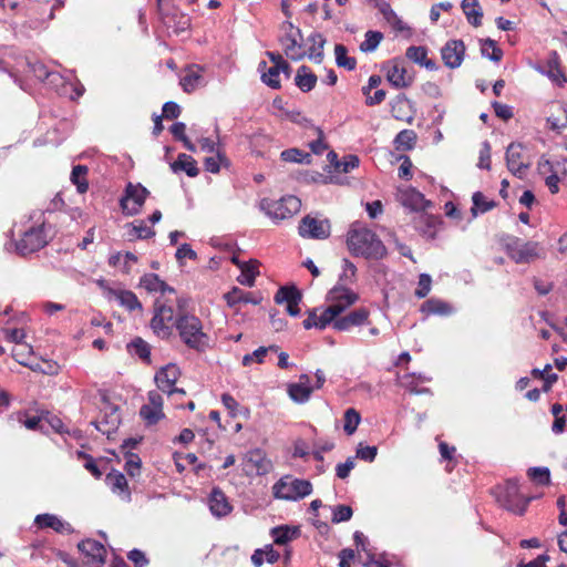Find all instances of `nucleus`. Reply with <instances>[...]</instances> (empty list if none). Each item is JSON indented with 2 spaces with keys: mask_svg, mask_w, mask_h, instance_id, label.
Instances as JSON below:
<instances>
[{
  "mask_svg": "<svg viewBox=\"0 0 567 567\" xmlns=\"http://www.w3.org/2000/svg\"><path fill=\"white\" fill-rule=\"evenodd\" d=\"M150 195L147 188L141 184L128 183L125 194L120 200L121 208L125 215L134 216L141 212L146 197Z\"/></svg>",
  "mask_w": 567,
  "mask_h": 567,
  "instance_id": "0eeeda50",
  "label": "nucleus"
},
{
  "mask_svg": "<svg viewBox=\"0 0 567 567\" xmlns=\"http://www.w3.org/2000/svg\"><path fill=\"white\" fill-rule=\"evenodd\" d=\"M207 506L215 517H224L233 511V506L228 503V498H206Z\"/></svg>",
  "mask_w": 567,
  "mask_h": 567,
  "instance_id": "58836bf2",
  "label": "nucleus"
},
{
  "mask_svg": "<svg viewBox=\"0 0 567 567\" xmlns=\"http://www.w3.org/2000/svg\"><path fill=\"white\" fill-rule=\"evenodd\" d=\"M347 245L355 257L379 260L386 256V248L378 235L367 227L353 226L348 231Z\"/></svg>",
  "mask_w": 567,
  "mask_h": 567,
  "instance_id": "f257e3e1",
  "label": "nucleus"
},
{
  "mask_svg": "<svg viewBox=\"0 0 567 567\" xmlns=\"http://www.w3.org/2000/svg\"><path fill=\"white\" fill-rule=\"evenodd\" d=\"M530 498H496L499 507L516 514L523 515L528 506Z\"/></svg>",
  "mask_w": 567,
  "mask_h": 567,
  "instance_id": "c9c22d12",
  "label": "nucleus"
},
{
  "mask_svg": "<svg viewBox=\"0 0 567 567\" xmlns=\"http://www.w3.org/2000/svg\"><path fill=\"white\" fill-rule=\"evenodd\" d=\"M4 333H6V338L10 342H14L19 347H24L28 349L29 352H32V347L23 342V340L25 338V332L22 329H18V328L6 329Z\"/></svg>",
  "mask_w": 567,
  "mask_h": 567,
  "instance_id": "052dcab7",
  "label": "nucleus"
},
{
  "mask_svg": "<svg viewBox=\"0 0 567 567\" xmlns=\"http://www.w3.org/2000/svg\"><path fill=\"white\" fill-rule=\"evenodd\" d=\"M171 168L174 173L183 171L189 177H196L199 174L196 161L184 153L177 156L176 161L171 164Z\"/></svg>",
  "mask_w": 567,
  "mask_h": 567,
  "instance_id": "b1692460",
  "label": "nucleus"
},
{
  "mask_svg": "<svg viewBox=\"0 0 567 567\" xmlns=\"http://www.w3.org/2000/svg\"><path fill=\"white\" fill-rule=\"evenodd\" d=\"M547 75L558 84L561 82H566V78L560 71L558 66V55L556 52L553 53V56L547 61Z\"/></svg>",
  "mask_w": 567,
  "mask_h": 567,
  "instance_id": "5fc2aeb1",
  "label": "nucleus"
},
{
  "mask_svg": "<svg viewBox=\"0 0 567 567\" xmlns=\"http://www.w3.org/2000/svg\"><path fill=\"white\" fill-rule=\"evenodd\" d=\"M343 421L344 432L348 435H352L357 431L358 425L360 424L361 415L355 409L349 408L344 412Z\"/></svg>",
  "mask_w": 567,
  "mask_h": 567,
  "instance_id": "a18cd8bd",
  "label": "nucleus"
},
{
  "mask_svg": "<svg viewBox=\"0 0 567 567\" xmlns=\"http://www.w3.org/2000/svg\"><path fill=\"white\" fill-rule=\"evenodd\" d=\"M336 63L339 68H344L349 71L355 69L357 61L352 56H348V50L343 44H336L334 47Z\"/></svg>",
  "mask_w": 567,
  "mask_h": 567,
  "instance_id": "ea45409f",
  "label": "nucleus"
},
{
  "mask_svg": "<svg viewBox=\"0 0 567 567\" xmlns=\"http://www.w3.org/2000/svg\"><path fill=\"white\" fill-rule=\"evenodd\" d=\"M482 55L488 58L494 62H499L503 56V51L497 47L496 42L492 39H486L483 41Z\"/></svg>",
  "mask_w": 567,
  "mask_h": 567,
  "instance_id": "09e8293b",
  "label": "nucleus"
},
{
  "mask_svg": "<svg viewBox=\"0 0 567 567\" xmlns=\"http://www.w3.org/2000/svg\"><path fill=\"white\" fill-rule=\"evenodd\" d=\"M517 494L518 481L516 478H509L505 482L504 486H497L494 496H517Z\"/></svg>",
  "mask_w": 567,
  "mask_h": 567,
  "instance_id": "680f3d73",
  "label": "nucleus"
},
{
  "mask_svg": "<svg viewBox=\"0 0 567 567\" xmlns=\"http://www.w3.org/2000/svg\"><path fill=\"white\" fill-rule=\"evenodd\" d=\"M399 200L404 207L415 212L423 210L431 205L421 192L412 187L399 189Z\"/></svg>",
  "mask_w": 567,
  "mask_h": 567,
  "instance_id": "6ab92c4d",
  "label": "nucleus"
},
{
  "mask_svg": "<svg viewBox=\"0 0 567 567\" xmlns=\"http://www.w3.org/2000/svg\"><path fill=\"white\" fill-rule=\"evenodd\" d=\"M431 284H432V279H431L430 275H427V274L420 275L419 286L415 289L414 295L417 298L426 297L431 290Z\"/></svg>",
  "mask_w": 567,
  "mask_h": 567,
  "instance_id": "338daca9",
  "label": "nucleus"
},
{
  "mask_svg": "<svg viewBox=\"0 0 567 567\" xmlns=\"http://www.w3.org/2000/svg\"><path fill=\"white\" fill-rule=\"evenodd\" d=\"M272 493V496H309L312 485L307 480L285 475L274 485Z\"/></svg>",
  "mask_w": 567,
  "mask_h": 567,
  "instance_id": "423d86ee",
  "label": "nucleus"
},
{
  "mask_svg": "<svg viewBox=\"0 0 567 567\" xmlns=\"http://www.w3.org/2000/svg\"><path fill=\"white\" fill-rule=\"evenodd\" d=\"M330 223L327 219H318L306 216L299 225V235L303 238L327 239L330 236Z\"/></svg>",
  "mask_w": 567,
  "mask_h": 567,
  "instance_id": "1a4fd4ad",
  "label": "nucleus"
},
{
  "mask_svg": "<svg viewBox=\"0 0 567 567\" xmlns=\"http://www.w3.org/2000/svg\"><path fill=\"white\" fill-rule=\"evenodd\" d=\"M140 414L148 424H156L164 417L163 410L157 411L145 405L141 408Z\"/></svg>",
  "mask_w": 567,
  "mask_h": 567,
  "instance_id": "0e129e2a",
  "label": "nucleus"
},
{
  "mask_svg": "<svg viewBox=\"0 0 567 567\" xmlns=\"http://www.w3.org/2000/svg\"><path fill=\"white\" fill-rule=\"evenodd\" d=\"M465 44L462 40H450L441 50L444 64L450 69L458 68L464 59Z\"/></svg>",
  "mask_w": 567,
  "mask_h": 567,
  "instance_id": "4468645a",
  "label": "nucleus"
},
{
  "mask_svg": "<svg viewBox=\"0 0 567 567\" xmlns=\"http://www.w3.org/2000/svg\"><path fill=\"white\" fill-rule=\"evenodd\" d=\"M216 156H208L205 158V169L209 173L216 174L220 169V165L228 166V158L220 151H216Z\"/></svg>",
  "mask_w": 567,
  "mask_h": 567,
  "instance_id": "de8ad7c7",
  "label": "nucleus"
},
{
  "mask_svg": "<svg viewBox=\"0 0 567 567\" xmlns=\"http://www.w3.org/2000/svg\"><path fill=\"white\" fill-rule=\"evenodd\" d=\"M537 168L540 175H546L545 183L551 194L559 192V183L567 185V158L555 161L542 158Z\"/></svg>",
  "mask_w": 567,
  "mask_h": 567,
  "instance_id": "7ed1b4c3",
  "label": "nucleus"
},
{
  "mask_svg": "<svg viewBox=\"0 0 567 567\" xmlns=\"http://www.w3.org/2000/svg\"><path fill=\"white\" fill-rule=\"evenodd\" d=\"M174 309L172 306L159 305L155 307L154 316L151 320V328L154 333L165 339L172 334V328L175 326Z\"/></svg>",
  "mask_w": 567,
  "mask_h": 567,
  "instance_id": "6e6552de",
  "label": "nucleus"
},
{
  "mask_svg": "<svg viewBox=\"0 0 567 567\" xmlns=\"http://www.w3.org/2000/svg\"><path fill=\"white\" fill-rule=\"evenodd\" d=\"M416 133L413 130H403L394 138V146L398 151H410L416 142Z\"/></svg>",
  "mask_w": 567,
  "mask_h": 567,
  "instance_id": "e433bc0d",
  "label": "nucleus"
},
{
  "mask_svg": "<svg viewBox=\"0 0 567 567\" xmlns=\"http://www.w3.org/2000/svg\"><path fill=\"white\" fill-rule=\"evenodd\" d=\"M35 524L40 528H52L58 533H72L73 528L66 522L52 514H40L35 517Z\"/></svg>",
  "mask_w": 567,
  "mask_h": 567,
  "instance_id": "4be33fe9",
  "label": "nucleus"
},
{
  "mask_svg": "<svg viewBox=\"0 0 567 567\" xmlns=\"http://www.w3.org/2000/svg\"><path fill=\"white\" fill-rule=\"evenodd\" d=\"M127 349H128L130 352L136 354L142 360L150 361L151 347L142 338L137 337V338L133 339L127 344Z\"/></svg>",
  "mask_w": 567,
  "mask_h": 567,
  "instance_id": "37998d69",
  "label": "nucleus"
},
{
  "mask_svg": "<svg viewBox=\"0 0 567 567\" xmlns=\"http://www.w3.org/2000/svg\"><path fill=\"white\" fill-rule=\"evenodd\" d=\"M406 58L416 64H422L427 56V50L425 47H410L405 53Z\"/></svg>",
  "mask_w": 567,
  "mask_h": 567,
  "instance_id": "e2e57ef3",
  "label": "nucleus"
},
{
  "mask_svg": "<svg viewBox=\"0 0 567 567\" xmlns=\"http://www.w3.org/2000/svg\"><path fill=\"white\" fill-rule=\"evenodd\" d=\"M86 174L87 167L84 165H76L72 169L71 181L76 185V189L80 194H84L89 188V183L85 178Z\"/></svg>",
  "mask_w": 567,
  "mask_h": 567,
  "instance_id": "a19ab883",
  "label": "nucleus"
},
{
  "mask_svg": "<svg viewBox=\"0 0 567 567\" xmlns=\"http://www.w3.org/2000/svg\"><path fill=\"white\" fill-rule=\"evenodd\" d=\"M239 269H240L241 274L237 278V280L241 285L252 287L255 284L256 276L259 275L258 261L250 260L248 262H243V265H239Z\"/></svg>",
  "mask_w": 567,
  "mask_h": 567,
  "instance_id": "473e14b6",
  "label": "nucleus"
},
{
  "mask_svg": "<svg viewBox=\"0 0 567 567\" xmlns=\"http://www.w3.org/2000/svg\"><path fill=\"white\" fill-rule=\"evenodd\" d=\"M352 516V509L348 505H338L333 508L332 512V522L333 523H341L347 522Z\"/></svg>",
  "mask_w": 567,
  "mask_h": 567,
  "instance_id": "774afa93",
  "label": "nucleus"
},
{
  "mask_svg": "<svg viewBox=\"0 0 567 567\" xmlns=\"http://www.w3.org/2000/svg\"><path fill=\"white\" fill-rule=\"evenodd\" d=\"M311 45L308 51V56L316 63H321L323 60V47L326 43V39L321 33H312L309 39Z\"/></svg>",
  "mask_w": 567,
  "mask_h": 567,
  "instance_id": "f704fd0d",
  "label": "nucleus"
},
{
  "mask_svg": "<svg viewBox=\"0 0 567 567\" xmlns=\"http://www.w3.org/2000/svg\"><path fill=\"white\" fill-rule=\"evenodd\" d=\"M357 267L348 259H343V271L340 275L338 284H348L354 280Z\"/></svg>",
  "mask_w": 567,
  "mask_h": 567,
  "instance_id": "69168bd1",
  "label": "nucleus"
},
{
  "mask_svg": "<svg viewBox=\"0 0 567 567\" xmlns=\"http://www.w3.org/2000/svg\"><path fill=\"white\" fill-rule=\"evenodd\" d=\"M383 39V34L379 31H368L365 33V39L360 44V50L362 52H372L374 51L378 45L380 44L381 40Z\"/></svg>",
  "mask_w": 567,
  "mask_h": 567,
  "instance_id": "864d4df0",
  "label": "nucleus"
},
{
  "mask_svg": "<svg viewBox=\"0 0 567 567\" xmlns=\"http://www.w3.org/2000/svg\"><path fill=\"white\" fill-rule=\"evenodd\" d=\"M280 66L279 65H272L267 70V72H264L261 75V80L265 84L270 86L271 89H280Z\"/></svg>",
  "mask_w": 567,
  "mask_h": 567,
  "instance_id": "6e6d98bb",
  "label": "nucleus"
},
{
  "mask_svg": "<svg viewBox=\"0 0 567 567\" xmlns=\"http://www.w3.org/2000/svg\"><path fill=\"white\" fill-rule=\"evenodd\" d=\"M275 302L278 303V305H281V303H299L302 299V295L300 292V290L295 287V286H284V287H280L277 291V293L275 295Z\"/></svg>",
  "mask_w": 567,
  "mask_h": 567,
  "instance_id": "c85d7f7f",
  "label": "nucleus"
},
{
  "mask_svg": "<svg viewBox=\"0 0 567 567\" xmlns=\"http://www.w3.org/2000/svg\"><path fill=\"white\" fill-rule=\"evenodd\" d=\"M386 79L396 89L408 87L411 85L413 81V78L408 73L406 69L400 63H394L392 68L389 69Z\"/></svg>",
  "mask_w": 567,
  "mask_h": 567,
  "instance_id": "5701e85b",
  "label": "nucleus"
},
{
  "mask_svg": "<svg viewBox=\"0 0 567 567\" xmlns=\"http://www.w3.org/2000/svg\"><path fill=\"white\" fill-rule=\"evenodd\" d=\"M360 159L357 155H346L340 162L334 164V169L339 173H349L359 166Z\"/></svg>",
  "mask_w": 567,
  "mask_h": 567,
  "instance_id": "4d7b16f0",
  "label": "nucleus"
},
{
  "mask_svg": "<svg viewBox=\"0 0 567 567\" xmlns=\"http://www.w3.org/2000/svg\"><path fill=\"white\" fill-rule=\"evenodd\" d=\"M369 311L365 308H359L344 317L333 321V328L338 331H347L352 327L362 326L368 321Z\"/></svg>",
  "mask_w": 567,
  "mask_h": 567,
  "instance_id": "412c9836",
  "label": "nucleus"
},
{
  "mask_svg": "<svg viewBox=\"0 0 567 567\" xmlns=\"http://www.w3.org/2000/svg\"><path fill=\"white\" fill-rule=\"evenodd\" d=\"M225 300L229 307H234L241 302L258 305L261 301V297L256 298L251 292H247L240 288L234 287L229 292L225 295Z\"/></svg>",
  "mask_w": 567,
  "mask_h": 567,
  "instance_id": "393cba45",
  "label": "nucleus"
},
{
  "mask_svg": "<svg viewBox=\"0 0 567 567\" xmlns=\"http://www.w3.org/2000/svg\"><path fill=\"white\" fill-rule=\"evenodd\" d=\"M274 543L277 545H286L288 542L297 538L300 535L298 527H290L288 525H281L271 529Z\"/></svg>",
  "mask_w": 567,
  "mask_h": 567,
  "instance_id": "cd10ccee",
  "label": "nucleus"
},
{
  "mask_svg": "<svg viewBox=\"0 0 567 567\" xmlns=\"http://www.w3.org/2000/svg\"><path fill=\"white\" fill-rule=\"evenodd\" d=\"M523 146L519 143H511L506 150V166L508 171L522 178L525 171L529 167L528 163L523 161Z\"/></svg>",
  "mask_w": 567,
  "mask_h": 567,
  "instance_id": "2eb2a0df",
  "label": "nucleus"
},
{
  "mask_svg": "<svg viewBox=\"0 0 567 567\" xmlns=\"http://www.w3.org/2000/svg\"><path fill=\"white\" fill-rule=\"evenodd\" d=\"M105 482L112 488L113 493H122L127 486V481L124 474L115 470L107 473Z\"/></svg>",
  "mask_w": 567,
  "mask_h": 567,
  "instance_id": "c03bdc74",
  "label": "nucleus"
},
{
  "mask_svg": "<svg viewBox=\"0 0 567 567\" xmlns=\"http://www.w3.org/2000/svg\"><path fill=\"white\" fill-rule=\"evenodd\" d=\"M551 370L550 364H546L543 370L533 369L532 375L534 378H539L544 380L543 391L549 392L551 390L553 384L557 381L558 375L556 373H549Z\"/></svg>",
  "mask_w": 567,
  "mask_h": 567,
  "instance_id": "49530a36",
  "label": "nucleus"
},
{
  "mask_svg": "<svg viewBox=\"0 0 567 567\" xmlns=\"http://www.w3.org/2000/svg\"><path fill=\"white\" fill-rule=\"evenodd\" d=\"M289 398L296 403H306L313 391L310 386V378L308 374H301L299 381L288 384Z\"/></svg>",
  "mask_w": 567,
  "mask_h": 567,
  "instance_id": "aec40b11",
  "label": "nucleus"
},
{
  "mask_svg": "<svg viewBox=\"0 0 567 567\" xmlns=\"http://www.w3.org/2000/svg\"><path fill=\"white\" fill-rule=\"evenodd\" d=\"M127 226L131 227L127 234L128 240L147 239L155 236V230L146 226L143 220L128 224Z\"/></svg>",
  "mask_w": 567,
  "mask_h": 567,
  "instance_id": "4c0bfd02",
  "label": "nucleus"
},
{
  "mask_svg": "<svg viewBox=\"0 0 567 567\" xmlns=\"http://www.w3.org/2000/svg\"><path fill=\"white\" fill-rule=\"evenodd\" d=\"M421 311L426 315L450 316L454 309L450 303L441 299L431 298L421 306Z\"/></svg>",
  "mask_w": 567,
  "mask_h": 567,
  "instance_id": "bb28decb",
  "label": "nucleus"
},
{
  "mask_svg": "<svg viewBox=\"0 0 567 567\" xmlns=\"http://www.w3.org/2000/svg\"><path fill=\"white\" fill-rule=\"evenodd\" d=\"M78 548L87 558V566L102 567L104 565L106 549L100 542L93 539H85L78 544Z\"/></svg>",
  "mask_w": 567,
  "mask_h": 567,
  "instance_id": "f8f14e48",
  "label": "nucleus"
},
{
  "mask_svg": "<svg viewBox=\"0 0 567 567\" xmlns=\"http://www.w3.org/2000/svg\"><path fill=\"white\" fill-rule=\"evenodd\" d=\"M301 208V200L296 196H285L279 200L261 202V209L275 219H286L297 214Z\"/></svg>",
  "mask_w": 567,
  "mask_h": 567,
  "instance_id": "39448f33",
  "label": "nucleus"
},
{
  "mask_svg": "<svg viewBox=\"0 0 567 567\" xmlns=\"http://www.w3.org/2000/svg\"><path fill=\"white\" fill-rule=\"evenodd\" d=\"M342 312V308L339 306H329L319 316V329H324L328 324L332 323L338 319V316Z\"/></svg>",
  "mask_w": 567,
  "mask_h": 567,
  "instance_id": "603ef678",
  "label": "nucleus"
},
{
  "mask_svg": "<svg viewBox=\"0 0 567 567\" xmlns=\"http://www.w3.org/2000/svg\"><path fill=\"white\" fill-rule=\"evenodd\" d=\"M527 475L532 481L540 485H547L550 482V472L547 467H530Z\"/></svg>",
  "mask_w": 567,
  "mask_h": 567,
  "instance_id": "13d9d810",
  "label": "nucleus"
},
{
  "mask_svg": "<svg viewBox=\"0 0 567 567\" xmlns=\"http://www.w3.org/2000/svg\"><path fill=\"white\" fill-rule=\"evenodd\" d=\"M473 207L471 208L472 215L475 217L478 213H486L493 209L496 204L493 200H487L481 192H476L472 196Z\"/></svg>",
  "mask_w": 567,
  "mask_h": 567,
  "instance_id": "79ce46f5",
  "label": "nucleus"
},
{
  "mask_svg": "<svg viewBox=\"0 0 567 567\" xmlns=\"http://www.w3.org/2000/svg\"><path fill=\"white\" fill-rule=\"evenodd\" d=\"M358 295L351 289L347 288L343 284L336 285L328 292V300L331 305L342 308V312L358 300Z\"/></svg>",
  "mask_w": 567,
  "mask_h": 567,
  "instance_id": "a211bd4d",
  "label": "nucleus"
},
{
  "mask_svg": "<svg viewBox=\"0 0 567 567\" xmlns=\"http://www.w3.org/2000/svg\"><path fill=\"white\" fill-rule=\"evenodd\" d=\"M279 559V553L274 549L272 545H267L265 548H258L251 555V563L255 567H261L264 560L274 564Z\"/></svg>",
  "mask_w": 567,
  "mask_h": 567,
  "instance_id": "7c9ffc66",
  "label": "nucleus"
},
{
  "mask_svg": "<svg viewBox=\"0 0 567 567\" xmlns=\"http://www.w3.org/2000/svg\"><path fill=\"white\" fill-rule=\"evenodd\" d=\"M409 100L405 96H398L394 103L392 104V115L400 121H406L408 123H412L413 116H405L403 113V107L408 105Z\"/></svg>",
  "mask_w": 567,
  "mask_h": 567,
  "instance_id": "bf43d9fd",
  "label": "nucleus"
},
{
  "mask_svg": "<svg viewBox=\"0 0 567 567\" xmlns=\"http://www.w3.org/2000/svg\"><path fill=\"white\" fill-rule=\"evenodd\" d=\"M203 81V76L200 74V69L197 65H194L186 70V73L181 79V85L183 86L185 92H193L197 89Z\"/></svg>",
  "mask_w": 567,
  "mask_h": 567,
  "instance_id": "2f4dec72",
  "label": "nucleus"
},
{
  "mask_svg": "<svg viewBox=\"0 0 567 567\" xmlns=\"http://www.w3.org/2000/svg\"><path fill=\"white\" fill-rule=\"evenodd\" d=\"M317 80V75L307 65H301L297 70L295 82L302 92L311 91L316 86Z\"/></svg>",
  "mask_w": 567,
  "mask_h": 567,
  "instance_id": "a878e982",
  "label": "nucleus"
},
{
  "mask_svg": "<svg viewBox=\"0 0 567 567\" xmlns=\"http://www.w3.org/2000/svg\"><path fill=\"white\" fill-rule=\"evenodd\" d=\"M280 157L285 162L290 163H310V154L303 153L298 148H289L281 152Z\"/></svg>",
  "mask_w": 567,
  "mask_h": 567,
  "instance_id": "3c124183",
  "label": "nucleus"
},
{
  "mask_svg": "<svg viewBox=\"0 0 567 567\" xmlns=\"http://www.w3.org/2000/svg\"><path fill=\"white\" fill-rule=\"evenodd\" d=\"M181 375L179 368L169 363L155 374V382L159 391L172 395V390Z\"/></svg>",
  "mask_w": 567,
  "mask_h": 567,
  "instance_id": "dca6fc26",
  "label": "nucleus"
},
{
  "mask_svg": "<svg viewBox=\"0 0 567 567\" xmlns=\"http://www.w3.org/2000/svg\"><path fill=\"white\" fill-rule=\"evenodd\" d=\"M78 458L83 461V466L95 478H100L103 474L101 465H106L107 462L104 458L95 460L85 452L78 451Z\"/></svg>",
  "mask_w": 567,
  "mask_h": 567,
  "instance_id": "72a5a7b5",
  "label": "nucleus"
},
{
  "mask_svg": "<svg viewBox=\"0 0 567 567\" xmlns=\"http://www.w3.org/2000/svg\"><path fill=\"white\" fill-rule=\"evenodd\" d=\"M123 455L125 460L124 468L127 472V474L132 477L140 475L142 464L141 457L137 454L130 451H126L125 453H123Z\"/></svg>",
  "mask_w": 567,
  "mask_h": 567,
  "instance_id": "8fccbe9b",
  "label": "nucleus"
},
{
  "mask_svg": "<svg viewBox=\"0 0 567 567\" xmlns=\"http://www.w3.org/2000/svg\"><path fill=\"white\" fill-rule=\"evenodd\" d=\"M99 286L104 290L107 299H116L121 306L127 310L142 309V303L138 301L136 295L130 290H117L111 288L105 280H99Z\"/></svg>",
  "mask_w": 567,
  "mask_h": 567,
  "instance_id": "ddd939ff",
  "label": "nucleus"
},
{
  "mask_svg": "<svg viewBox=\"0 0 567 567\" xmlns=\"http://www.w3.org/2000/svg\"><path fill=\"white\" fill-rule=\"evenodd\" d=\"M301 41L302 33L300 29H296L295 32H286L279 38L285 54L293 61H299L306 55Z\"/></svg>",
  "mask_w": 567,
  "mask_h": 567,
  "instance_id": "9b49d317",
  "label": "nucleus"
},
{
  "mask_svg": "<svg viewBox=\"0 0 567 567\" xmlns=\"http://www.w3.org/2000/svg\"><path fill=\"white\" fill-rule=\"evenodd\" d=\"M121 423L118 409L115 405H109L101 420L93 422L96 430L110 437L117 430Z\"/></svg>",
  "mask_w": 567,
  "mask_h": 567,
  "instance_id": "f3484780",
  "label": "nucleus"
},
{
  "mask_svg": "<svg viewBox=\"0 0 567 567\" xmlns=\"http://www.w3.org/2000/svg\"><path fill=\"white\" fill-rule=\"evenodd\" d=\"M461 7L471 24L474 27L482 24L483 11L477 0H463Z\"/></svg>",
  "mask_w": 567,
  "mask_h": 567,
  "instance_id": "c756f323",
  "label": "nucleus"
},
{
  "mask_svg": "<svg viewBox=\"0 0 567 567\" xmlns=\"http://www.w3.org/2000/svg\"><path fill=\"white\" fill-rule=\"evenodd\" d=\"M175 327L182 341L198 352L205 351L209 344V337L204 332L200 319L194 315L178 313Z\"/></svg>",
  "mask_w": 567,
  "mask_h": 567,
  "instance_id": "f03ea898",
  "label": "nucleus"
},
{
  "mask_svg": "<svg viewBox=\"0 0 567 567\" xmlns=\"http://www.w3.org/2000/svg\"><path fill=\"white\" fill-rule=\"evenodd\" d=\"M505 248L509 258L516 264H528L540 257L539 245L535 241L523 243L517 237H508Z\"/></svg>",
  "mask_w": 567,
  "mask_h": 567,
  "instance_id": "20e7f679",
  "label": "nucleus"
},
{
  "mask_svg": "<svg viewBox=\"0 0 567 567\" xmlns=\"http://www.w3.org/2000/svg\"><path fill=\"white\" fill-rule=\"evenodd\" d=\"M47 245L43 234V224L39 227H31L24 231L22 238L17 243V250L20 255L25 256L34 252Z\"/></svg>",
  "mask_w": 567,
  "mask_h": 567,
  "instance_id": "9d476101",
  "label": "nucleus"
}]
</instances>
